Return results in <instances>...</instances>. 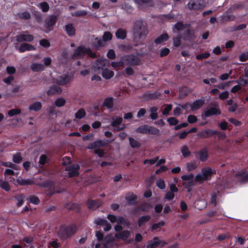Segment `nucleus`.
I'll use <instances>...</instances> for the list:
<instances>
[{"label":"nucleus","instance_id":"49530a36","mask_svg":"<svg viewBox=\"0 0 248 248\" xmlns=\"http://www.w3.org/2000/svg\"><path fill=\"white\" fill-rule=\"evenodd\" d=\"M55 183L53 181L47 180L41 184V186L45 188H50L54 186Z\"/></svg>","mask_w":248,"mask_h":248},{"label":"nucleus","instance_id":"13d9d810","mask_svg":"<svg viewBox=\"0 0 248 248\" xmlns=\"http://www.w3.org/2000/svg\"><path fill=\"white\" fill-rule=\"evenodd\" d=\"M65 100L62 97H60L57 99L55 101V105L58 107H61L65 105Z\"/></svg>","mask_w":248,"mask_h":248},{"label":"nucleus","instance_id":"0e129e2a","mask_svg":"<svg viewBox=\"0 0 248 248\" xmlns=\"http://www.w3.org/2000/svg\"><path fill=\"white\" fill-rule=\"evenodd\" d=\"M210 56V54L209 52H205L202 54H198L196 56V59L199 60H202V59H207Z\"/></svg>","mask_w":248,"mask_h":248},{"label":"nucleus","instance_id":"b1692460","mask_svg":"<svg viewBox=\"0 0 248 248\" xmlns=\"http://www.w3.org/2000/svg\"><path fill=\"white\" fill-rule=\"evenodd\" d=\"M65 31L67 35L69 36H74L76 30L72 23H68L65 26Z\"/></svg>","mask_w":248,"mask_h":248},{"label":"nucleus","instance_id":"3c124183","mask_svg":"<svg viewBox=\"0 0 248 248\" xmlns=\"http://www.w3.org/2000/svg\"><path fill=\"white\" fill-rule=\"evenodd\" d=\"M186 27V24H184L182 22H177L174 25V29L178 31H181L183 30Z\"/></svg>","mask_w":248,"mask_h":248},{"label":"nucleus","instance_id":"e2e57ef3","mask_svg":"<svg viewBox=\"0 0 248 248\" xmlns=\"http://www.w3.org/2000/svg\"><path fill=\"white\" fill-rule=\"evenodd\" d=\"M2 165L3 166L9 167L16 170H17L18 166L11 162H3L2 163Z\"/></svg>","mask_w":248,"mask_h":248},{"label":"nucleus","instance_id":"c756f323","mask_svg":"<svg viewBox=\"0 0 248 248\" xmlns=\"http://www.w3.org/2000/svg\"><path fill=\"white\" fill-rule=\"evenodd\" d=\"M148 128L149 125L146 124L142 125L137 127L135 130V132L137 133L148 134Z\"/></svg>","mask_w":248,"mask_h":248},{"label":"nucleus","instance_id":"69168bd1","mask_svg":"<svg viewBox=\"0 0 248 248\" xmlns=\"http://www.w3.org/2000/svg\"><path fill=\"white\" fill-rule=\"evenodd\" d=\"M87 12L85 10L77 11L72 14V15L74 16L79 17L81 16H86Z\"/></svg>","mask_w":248,"mask_h":248},{"label":"nucleus","instance_id":"c03bdc74","mask_svg":"<svg viewBox=\"0 0 248 248\" xmlns=\"http://www.w3.org/2000/svg\"><path fill=\"white\" fill-rule=\"evenodd\" d=\"M160 134V130L154 126L149 125L148 134L159 135Z\"/></svg>","mask_w":248,"mask_h":248},{"label":"nucleus","instance_id":"6e6552de","mask_svg":"<svg viewBox=\"0 0 248 248\" xmlns=\"http://www.w3.org/2000/svg\"><path fill=\"white\" fill-rule=\"evenodd\" d=\"M221 113V111L218 106H217V107H211L205 111L202 115V118L203 119V117L208 118L213 115H220Z\"/></svg>","mask_w":248,"mask_h":248},{"label":"nucleus","instance_id":"0eeeda50","mask_svg":"<svg viewBox=\"0 0 248 248\" xmlns=\"http://www.w3.org/2000/svg\"><path fill=\"white\" fill-rule=\"evenodd\" d=\"M216 130L206 128L198 132L197 136L202 139H208L215 135Z\"/></svg>","mask_w":248,"mask_h":248},{"label":"nucleus","instance_id":"09e8293b","mask_svg":"<svg viewBox=\"0 0 248 248\" xmlns=\"http://www.w3.org/2000/svg\"><path fill=\"white\" fill-rule=\"evenodd\" d=\"M15 199L17 201V206L20 207L24 203V196L23 194H21L15 196Z\"/></svg>","mask_w":248,"mask_h":248},{"label":"nucleus","instance_id":"aec40b11","mask_svg":"<svg viewBox=\"0 0 248 248\" xmlns=\"http://www.w3.org/2000/svg\"><path fill=\"white\" fill-rule=\"evenodd\" d=\"M169 39V36L167 33H164L159 36H158L154 40V42L156 45L161 44L167 41Z\"/></svg>","mask_w":248,"mask_h":248},{"label":"nucleus","instance_id":"8fccbe9b","mask_svg":"<svg viewBox=\"0 0 248 248\" xmlns=\"http://www.w3.org/2000/svg\"><path fill=\"white\" fill-rule=\"evenodd\" d=\"M116 222L117 224L120 225H125L126 226H128L130 225V223L128 220L125 219L123 217L120 216L118 218H117Z\"/></svg>","mask_w":248,"mask_h":248},{"label":"nucleus","instance_id":"6ab92c4d","mask_svg":"<svg viewBox=\"0 0 248 248\" xmlns=\"http://www.w3.org/2000/svg\"><path fill=\"white\" fill-rule=\"evenodd\" d=\"M62 92L61 87L57 85H53L50 87L48 90L47 91V94L49 96H51L55 93L60 94Z\"/></svg>","mask_w":248,"mask_h":248},{"label":"nucleus","instance_id":"9d476101","mask_svg":"<svg viewBox=\"0 0 248 248\" xmlns=\"http://www.w3.org/2000/svg\"><path fill=\"white\" fill-rule=\"evenodd\" d=\"M88 208L92 210H96L102 204V202L100 200L89 199L87 202Z\"/></svg>","mask_w":248,"mask_h":248},{"label":"nucleus","instance_id":"f03ea898","mask_svg":"<svg viewBox=\"0 0 248 248\" xmlns=\"http://www.w3.org/2000/svg\"><path fill=\"white\" fill-rule=\"evenodd\" d=\"M133 31L134 35L138 36L140 39L144 38L148 33L146 25L141 20L135 22Z\"/></svg>","mask_w":248,"mask_h":248},{"label":"nucleus","instance_id":"680f3d73","mask_svg":"<svg viewBox=\"0 0 248 248\" xmlns=\"http://www.w3.org/2000/svg\"><path fill=\"white\" fill-rule=\"evenodd\" d=\"M0 187L5 190L6 191H9L10 190V186L9 183L7 181H2L0 183Z\"/></svg>","mask_w":248,"mask_h":248},{"label":"nucleus","instance_id":"1a4fd4ad","mask_svg":"<svg viewBox=\"0 0 248 248\" xmlns=\"http://www.w3.org/2000/svg\"><path fill=\"white\" fill-rule=\"evenodd\" d=\"M71 78V76L68 74H64L59 77L56 80L55 82L58 85L64 86L70 81Z\"/></svg>","mask_w":248,"mask_h":248},{"label":"nucleus","instance_id":"f257e3e1","mask_svg":"<svg viewBox=\"0 0 248 248\" xmlns=\"http://www.w3.org/2000/svg\"><path fill=\"white\" fill-rule=\"evenodd\" d=\"M77 226L75 223L62 225L60 227L58 235L60 239L66 240L71 237L77 231Z\"/></svg>","mask_w":248,"mask_h":248},{"label":"nucleus","instance_id":"f8f14e48","mask_svg":"<svg viewBox=\"0 0 248 248\" xmlns=\"http://www.w3.org/2000/svg\"><path fill=\"white\" fill-rule=\"evenodd\" d=\"M134 1L140 9L144 6L153 7L154 5L153 0H134Z\"/></svg>","mask_w":248,"mask_h":248},{"label":"nucleus","instance_id":"c85d7f7f","mask_svg":"<svg viewBox=\"0 0 248 248\" xmlns=\"http://www.w3.org/2000/svg\"><path fill=\"white\" fill-rule=\"evenodd\" d=\"M93 67L97 70H101L103 71V69H105V61L104 60H97L93 64Z\"/></svg>","mask_w":248,"mask_h":248},{"label":"nucleus","instance_id":"774afa93","mask_svg":"<svg viewBox=\"0 0 248 248\" xmlns=\"http://www.w3.org/2000/svg\"><path fill=\"white\" fill-rule=\"evenodd\" d=\"M167 121L170 125L175 126L177 125L179 121L175 117H170L167 119Z\"/></svg>","mask_w":248,"mask_h":248},{"label":"nucleus","instance_id":"39448f33","mask_svg":"<svg viewBox=\"0 0 248 248\" xmlns=\"http://www.w3.org/2000/svg\"><path fill=\"white\" fill-rule=\"evenodd\" d=\"M57 16L54 15L49 16L45 20L44 26L49 31L53 30L57 20Z\"/></svg>","mask_w":248,"mask_h":248},{"label":"nucleus","instance_id":"423d86ee","mask_svg":"<svg viewBox=\"0 0 248 248\" xmlns=\"http://www.w3.org/2000/svg\"><path fill=\"white\" fill-rule=\"evenodd\" d=\"M87 47L84 46H78L74 51L72 55L73 59H81L84 57L87 52Z\"/></svg>","mask_w":248,"mask_h":248},{"label":"nucleus","instance_id":"a18cd8bd","mask_svg":"<svg viewBox=\"0 0 248 248\" xmlns=\"http://www.w3.org/2000/svg\"><path fill=\"white\" fill-rule=\"evenodd\" d=\"M184 38L186 40L190 41L194 38V35L190 30H187L184 33Z\"/></svg>","mask_w":248,"mask_h":248},{"label":"nucleus","instance_id":"e433bc0d","mask_svg":"<svg viewBox=\"0 0 248 248\" xmlns=\"http://www.w3.org/2000/svg\"><path fill=\"white\" fill-rule=\"evenodd\" d=\"M36 5L37 7H39L44 13L47 12L49 10V6L47 2H42Z\"/></svg>","mask_w":248,"mask_h":248},{"label":"nucleus","instance_id":"ddd939ff","mask_svg":"<svg viewBox=\"0 0 248 248\" xmlns=\"http://www.w3.org/2000/svg\"><path fill=\"white\" fill-rule=\"evenodd\" d=\"M143 96L144 99L147 101L155 100L161 96V93L157 91H155L154 93L147 92L144 93Z\"/></svg>","mask_w":248,"mask_h":248},{"label":"nucleus","instance_id":"dca6fc26","mask_svg":"<svg viewBox=\"0 0 248 248\" xmlns=\"http://www.w3.org/2000/svg\"><path fill=\"white\" fill-rule=\"evenodd\" d=\"M204 100L202 99L194 101L190 104L191 109L194 111L200 109L204 105Z\"/></svg>","mask_w":248,"mask_h":248},{"label":"nucleus","instance_id":"a211bd4d","mask_svg":"<svg viewBox=\"0 0 248 248\" xmlns=\"http://www.w3.org/2000/svg\"><path fill=\"white\" fill-rule=\"evenodd\" d=\"M35 49V47L32 45L24 43L22 44L18 48V51L20 52H24L26 51H32L34 50Z\"/></svg>","mask_w":248,"mask_h":248},{"label":"nucleus","instance_id":"4be33fe9","mask_svg":"<svg viewBox=\"0 0 248 248\" xmlns=\"http://www.w3.org/2000/svg\"><path fill=\"white\" fill-rule=\"evenodd\" d=\"M130 232L128 231H123L115 234V236L118 239L125 241L128 238Z\"/></svg>","mask_w":248,"mask_h":248},{"label":"nucleus","instance_id":"7ed1b4c3","mask_svg":"<svg viewBox=\"0 0 248 248\" xmlns=\"http://www.w3.org/2000/svg\"><path fill=\"white\" fill-rule=\"evenodd\" d=\"M123 59L126 65L137 66L140 63V58L134 54L124 55L123 57Z\"/></svg>","mask_w":248,"mask_h":248},{"label":"nucleus","instance_id":"412c9836","mask_svg":"<svg viewBox=\"0 0 248 248\" xmlns=\"http://www.w3.org/2000/svg\"><path fill=\"white\" fill-rule=\"evenodd\" d=\"M114 106L113 98L112 97H108L105 98L102 107L108 109H111Z\"/></svg>","mask_w":248,"mask_h":248},{"label":"nucleus","instance_id":"20e7f679","mask_svg":"<svg viewBox=\"0 0 248 248\" xmlns=\"http://www.w3.org/2000/svg\"><path fill=\"white\" fill-rule=\"evenodd\" d=\"M79 169L80 166L78 164H74L67 166L65 170L68 172L69 177L73 178L79 175L78 170Z\"/></svg>","mask_w":248,"mask_h":248},{"label":"nucleus","instance_id":"2f4dec72","mask_svg":"<svg viewBox=\"0 0 248 248\" xmlns=\"http://www.w3.org/2000/svg\"><path fill=\"white\" fill-rule=\"evenodd\" d=\"M42 107V105L41 102L39 101H36L32 104H31L29 107V109L30 110H34L35 111H38L40 110Z\"/></svg>","mask_w":248,"mask_h":248},{"label":"nucleus","instance_id":"bb28decb","mask_svg":"<svg viewBox=\"0 0 248 248\" xmlns=\"http://www.w3.org/2000/svg\"><path fill=\"white\" fill-rule=\"evenodd\" d=\"M16 182L20 186L31 185L34 184V181L30 179H24L22 178H18L16 179Z\"/></svg>","mask_w":248,"mask_h":248},{"label":"nucleus","instance_id":"5701e85b","mask_svg":"<svg viewBox=\"0 0 248 248\" xmlns=\"http://www.w3.org/2000/svg\"><path fill=\"white\" fill-rule=\"evenodd\" d=\"M151 216L148 215L141 216L138 219V226L139 227H141L147 222H148L151 219Z\"/></svg>","mask_w":248,"mask_h":248},{"label":"nucleus","instance_id":"4d7b16f0","mask_svg":"<svg viewBox=\"0 0 248 248\" xmlns=\"http://www.w3.org/2000/svg\"><path fill=\"white\" fill-rule=\"evenodd\" d=\"M165 225V221L161 220V221L154 224L151 227V229L153 231L157 230L158 229L160 228L161 227L164 226Z\"/></svg>","mask_w":248,"mask_h":248},{"label":"nucleus","instance_id":"c9c22d12","mask_svg":"<svg viewBox=\"0 0 248 248\" xmlns=\"http://www.w3.org/2000/svg\"><path fill=\"white\" fill-rule=\"evenodd\" d=\"M187 5L190 10H198L202 8V5L201 3L189 2Z\"/></svg>","mask_w":248,"mask_h":248},{"label":"nucleus","instance_id":"de8ad7c7","mask_svg":"<svg viewBox=\"0 0 248 248\" xmlns=\"http://www.w3.org/2000/svg\"><path fill=\"white\" fill-rule=\"evenodd\" d=\"M86 111L83 108H80L75 113V117L77 119H81L86 115Z\"/></svg>","mask_w":248,"mask_h":248},{"label":"nucleus","instance_id":"393cba45","mask_svg":"<svg viewBox=\"0 0 248 248\" xmlns=\"http://www.w3.org/2000/svg\"><path fill=\"white\" fill-rule=\"evenodd\" d=\"M31 69L34 72H38L44 70L45 66L41 63H33L31 65Z\"/></svg>","mask_w":248,"mask_h":248},{"label":"nucleus","instance_id":"052dcab7","mask_svg":"<svg viewBox=\"0 0 248 248\" xmlns=\"http://www.w3.org/2000/svg\"><path fill=\"white\" fill-rule=\"evenodd\" d=\"M102 38L104 42H107L112 39V35L109 31H105L103 34Z\"/></svg>","mask_w":248,"mask_h":248},{"label":"nucleus","instance_id":"72a5a7b5","mask_svg":"<svg viewBox=\"0 0 248 248\" xmlns=\"http://www.w3.org/2000/svg\"><path fill=\"white\" fill-rule=\"evenodd\" d=\"M147 248H157L159 245L158 237H155L153 241H150L148 242Z\"/></svg>","mask_w":248,"mask_h":248},{"label":"nucleus","instance_id":"a878e982","mask_svg":"<svg viewBox=\"0 0 248 248\" xmlns=\"http://www.w3.org/2000/svg\"><path fill=\"white\" fill-rule=\"evenodd\" d=\"M115 35L117 38L124 40L126 37L127 32L125 30L120 28L116 31Z\"/></svg>","mask_w":248,"mask_h":248},{"label":"nucleus","instance_id":"473e14b6","mask_svg":"<svg viewBox=\"0 0 248 248\" xmlns=\"http://www.w3.org/2000/svg\"><path fill=\"white\" fill-rule=\"evenodd\" d=\"M128 140L129 145L132 148H138L140 147V142L135 140L133 138L129 137Z\"/></svg>","mask_w":248,"mask_h":248},{"label":"nucleus","instance_id":"bf43d9fd","mask_svg":"<svg viewBox=\"0 0 248 248\" xmlns=\"http://www.w3.org/2000/svg\"><path fill=\"white\" fill-rule=\"evenodd\" d=\"M22 160V157L21 156L20 153H17L13 155V161L15 163L19 164Z\"/></svg>","mask_w":248,"mask_h":248},{"label":"nucleus","instance_id":"6e6d98bb","mask_svg":"<svg viewBox=\"0 0 248 248\" xmlns=\"http://www.w3.org/2000/svg\"><path fill=\"white\" fill-rule=\"evenodd\" d=\"M21 110L20 108L11 109L8 111V115L10 117L20 114Z\"/></svg>","mask_w":248,"mask_h":248},{"label":"nucleus","instance_id":"4468645a","mask_svg":"<svg viewBox=\"0 0 248 248\" xmlns=\"http://www.w3.org/2000/svg\"><path fill=\"white\" fill-rule=\"evenodd\" d=\"M107 145V143L102 140H98L95 141L90 143L88 145V149H94L98 148L100 147L105 146Z\"/></svg>","mask_w":248,"mask_h":248},{"label":"nucleus","instance_id":"cd10ccee","mask_svg":"<svg viewBox=\"0 0 248 248\" xmlns=\"http://www.w3.org/2000/svg\"><path fill=\"white\" fill-rule=\"evenodd\" d=\"M114 74L113 71L109 70L107 68L103 69V71H102V77L106 79H110L113 77Z\"/></svg>","mask_w":248,"mask_h":248},{"label":"nucleus","instance_id":"7c9ffc66","mask_svg":"<svg viewBox=\"0 0 248 248\" xmlns=\"http://www.w3.org/2000/svg\"><path fill=\"white\" fill-rule=\"evenodd\" d=\"M103 41H104L102 39H99L98 37H96L93 41L92 45L95 48L98 49L100 47L104 46Z\"/></svg>","mask_w":248,"mask_h":248},{"label":"nucleus","instance_id":"864d4df0","mask_svg":"<svg viewBox=\"0 0 248 248\" xmlns=\"http://www.w3.org/2000/svg\"><path fill=\"white\" fill-rule=\"evenodd\" d=\"M29 201L35 205H38L40 202L39 198L34 195L30 196L29 198Z\"/></svg>","mask_w":248,"mask_h":248},{"label":"nucleus","instance_id":"37998d69","mask_svg":"<svg viewBox=\"0 0 248 248\" xmlns=\"http://www.w3.org/2000/svg\"><path fill=\"white\" fill-rule=\"evenodd\" d=\"M17 16L19 18L24 20H29L31 18V14L28 12H24L21 13H18Z\"/></svg>","mask_w":248,"mask_h":248},{"label":"nucleus","instance_id":"9b49d317","mask_svg":"<svg viewBox=\"0 0 248 248\" xmlns=\"http://www.w3.org/2000/svg\"><path fill=\"white\" fill-rule=\"evenodd\" d=\"M34 39L31 34H21L16 36V40L18 42H31Z\"/></svg>","mask_w":248,"mask_h":248},{"label":"nucleus","instance_id":"58836bf2","mask_svg":"<svg viewBox=\"0 0 248 248\" xmlns=\"http://www.w3.org/2000/svg\"><path fill=\"white\" fill-rule=\"evenodd\" d=\"M181 152L185 158L188 157L190 155V151L187 145H183L181 148Z\"/></svg>","mask_w":248,"mask_h":248},{"label":"nucleus","instance_id":"4c0bfd02","mask_svg":"<svg viewBox=\"0 0 248 248\" xmlns=\"http://www.w3.org/2000/svg\"><path fill=\"white\" fill-rule=\"evenodd\" d=\"M240 177V182L242 184L248 183V172H241L237 174Z\"/></svg>","mask_w":248,"mask_h":248},{"label":"nucleus","instance_id":"f3484780","mask_svg":"<svg viewBox=\"0 0 248 248\" xmlns=\"http://www.w3.org/2000/svg\"><path fill=\"white\" fill-rule=\"evenodd\" d=\"M216 171L215 170H213L211 168L208 167L207 169H203L202 170V175L204 177V180L207 181L209 180L213 174H215Z\"/></svg>","mask_w":248,"mask_h":248},{"label":"nucleus","instance_id":"2eb2a0df","mask_svg":"<svg viewBox=\"0 0 248 248\" xmlns=\"http://www.w3.org/2000/svg\"><path fill=\"white\" fill-rule=\"evenodd\" d=\"M195 154L198 155V158L202 162H205L208 157V151L206 148L201 149L198 152H196Z\"/></svg>","mask_w":248,"mask_h":248},{"label":"nucleus","instance_id":"ea45409f","mask_svg":"<svg viewBox=\"0 0 248 248\" xmlns=\"http://www.w3.org/2000/svg\"><path fill=\"white\" fill-rule=\"evenodd\" d=\"M122 122L123 118L121 117H117L116 118H113V121L109 125V126L116 127V126H119L122 124Z\"/></svg>","mask_w":248,"mask_h":248},{"label":"nucleus","instance_id":"603ef678","mask_svg":"<svg viewBox=\"0 0 248 248\" xmlns=\"http://www.w3.org/2000/svg\"><path fill=\"white\" fill-rule=\"evenodd\" d=\"M140 207V211L142 212H148L149 210L152 207V205L147 202H145L142 204Z\"/></svg>","mask_w":248,"mask_h":248},{"label":"nucleus","instance_id":"79ce46f5","mask_svg":"<svg viewBox=\"0 0 248 248\" xmlns=\"http://www.w3.org/2000/svg\"><path fill=\"white\" fill-rule=\"evenodd\" d=\"M125 64L124 61L123 59V57L121 58V60L119 62H112L111 65L114 68H119L124 67Z\"/></svg>","mask_w":248,"mask_h":248},{"label":"nucleus","instance_id":"a19ab883","mask_svg":"<svg viewBox=\"0 0 248 248\" xmlns=\"http://www.w3.org/2000/svg\"><path fill=\"white\" fill-rule=\"evenodd\" d=\"M32 15L38 23H41L43 21V15L39 11H34L32 12Z\"/></svg>","mask_w":248,"mask_h":248},{"label":"nucleus","instance_id":"338daca9","mask_svg":"<svg viewBox=\"0 0 248 248\" xmlns=\"http://www.w3.org/2000/svg\"><path fill=\"white\" fill-rule=\"evenodd\" d=\"M94 222L97 225L103 226L107 223V220L105 219L98 217L94 221Z\"/></svg>","mask_w":248,"mask_h":248},{"label":"nucleus","instance_id":"5fc2aeb1","mask_svg":"<svg viewBox=\"0 0 248 248\" xmlns=\"http://www.w3.org/2000/svg\"><path fill=\"white\" fill-rule=\"evenodd\" d=\"M183 184L185 186L186 188L187 189V191L189 192L191 190V188L195 185L194 180L189 181L188 182H183Z\"/></svg>","mask_w":248,"mask_h":248},{"label":"nucleus","instance_id":"f704fd0d","mask_svg":"<svg viewBox=\"0 0 248 248\" xmlns=\"http://www.w3.org/2000/svg\"><path fill=\"white\" fill-rule=\"evenodd\" d=\"M137 198L136 195L132 194L129 196H126L125 199L128 202V205H135L137 203L136 202Z\"/></svg>","mask_w":248,"mask_h":248}]
</instances>
